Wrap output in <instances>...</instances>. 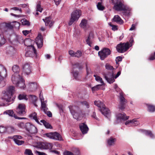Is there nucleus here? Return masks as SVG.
I'll use <instances>...</instances> for the list:
<instances>
[{
  "mask_svg": "<svg viewBox=\"0 0 155 155\" xmlns=\"http://www.w3.org/2000/svg\"><path fill=\"white\" fill-rule=\"evenodd\" d=\"M7 75L6 71L5 68L2 65H0V81L1 79L5 77Z\"/></svg>",
  "mask_w": 155,
  "mask_h": 155,
  "instance_id": "nucleus-21",
  "label": "nucleus"
},
{
  "mask_svg": "<svg viewBox=\"0 0 155 155\" xmlns=\"http://www.w3.org/2000/svg\"><path fill=\"white\" fill-rule=\"evenodd\" d=\"M8 129L11 131V132H13L15 130V129L12 127H9L8 128Z\"/></svg>",
  "mask_w": 155,
  "mask_h": 155,
  "instance_id": "nucleus-63",
  "label": "nucleus"
},
{
  "mask_svg": "<svg viewBox=\"0 0 155 155\" xmlns=\"http://www.w3.org/2000/svg\"><path fill=\"white\" fill-rule=\"evenodd\" d=\"M100 110L101 113L106 117H108L110 116V111L108 108H105V105L103 108H101Z\"/></svg>",
  "mask_w": 155,
  "mask_h": 155,
  "instance_id": "nucleus-26",
  "label": "nucleus"
},
{
  "mask_svg": "<svg viewBox=\"0 0 155 155\" xmlns=\"http://www.w3.org/2000/svg\"><path fill=\"white\" fill-rule=\"evenodd\" d=\"M28 47H29L28 48L29 49L26 52L25 56L26 57L36 58L37 56V53L33 45L29 44V46Z\"/></svg>",
  "mask_w": 155,
  "mask_h": 155,
  "instance_id": "nucleus-7",
  "label": "nucleus"
},
{
  "mask_svg": "<svg viewBox=\"0 0 155 155\" xmlns=\"http://www.w3.org/2000/svg\"><path fill=\"white\" fill-rule=\"evenodd\" d=\"M79 127L83 134H85L87 133L88 130V128L87 125L84 123L80 124Z\"/></svg>",
  "mask_w": 155,
  "mask_h": 155,
  "instance_id": "nucleus-23",
  "label": "nucleus"
},
{
  "mask_svg": "<svg viewBox=\"0 0 155 155\" xmlns=\"http://www.w3.org/2000/svg\"><path fill=\"white\" fill-rule=\"evenodd\" d=\"M116 141V139L112 137H110L107 140V143L109 146H112L114 145Z\"/></svg>",
  "mask_w": 155,
  "mask_h": 155,
  "instance_id": "nucleus-32",
  "label": "nucleus"
},
{
  "mask_svg": "<svg viewBox=\"0 0 155 155\" xmlns=\"http://www.w3.org/2000/svg\"><path fill=\"white\" fill-rule=\"evenodd\" d=\"M45 135L48 138L52 139L61 140L62 137L59 133L56 132H51L45 134Z\"/></svg>",
  "mask_w": 155,
  "mask_h": 155,
  "instance_id": "nucleus-11",
  "label": "nucleus"
},
{
  "mask_svg": "<svg viewBox=\"0 0 155 155\" xmlns=\"http://www.w3.org/2000/svg\"><path fill=\"white\" fill-rule=\"evenodd\" d=\"M3 114H7L10 117H14L16 119H26L25 117H17L16 115L14 114V112L12 110H5L4 111Z\"/></svg>",
  "mask_w": 155,
  "mask_h": 155,
  "instance_id": "nucleus-18",
  "label": "nucleus"
},
{
  "mask_svg": "<svg viewBox=\"0 0 155 155\" xmlns=\"http://www.w3.org/2000/svg\"><path fill=\"white\" fill-rule=\"evenodd\" d=\"M82 52L81 51H77L75 53V57L77 58H80L81 57L82 55Z\"/></svg>",
  "mask_w": 155,
  "mask_h": 155,
  "instance_id": "nucleus-50",
  "label": "nucleus"
},
{
  "mask_svg": "<svg viewBox=\"0 0 155 155\" xmlns=\"http://www.w3.org/2000/svg\"><path fill=\"white\" fill-rule=\"evenodd\" d=\"M43 20L44 21L46 26H48L51 28L53 25L54 22L51 21L50 17L46 18L45 19H43Z\"/></svg>",
  "mask_w": 155,
  "mask_h": 155,
  "instance_id": "nucleus-28",
  "label": "nucleus"
},
{
  "mask_svg": "<svg viewBox=\"0 0 155 155\" xmlns=\"http://www.w3.org/2000/svg\"><path fill=\"white\" fill-rule=\"evenodd\" d=\"M12 69L13 71L15 73L13 75L16 74H18V73H19L20 71V68L18 65H14L12 68Z\"/></svg>",
  "mask_w": 155,
  "mask_h": 155,
  "instance_id": "nucleus-34",
  "label": "nucleus"
},
{
  "mask_svg": "<svg viewBox=\"0 0 155 155\" xmlns=\"http://www.w3.org/2000/svg\"><path fill=\"white\" fill-rule=\"evenodd\" d=\"M109 25L112 27V29L113 30L115 31L117 30V26L112 24L110 22L109 23Z\"/></svg>",
  "mask_w": 155,
  "mask_h": 155,
  "instance_id": "nucleus-52",
  "label": "nucleus"
},
{
  "mask_svg": "<svg viewBox=\"0 0 155 155\" xmlns=\"http://www.w3.org/2000/svg\"><path fill=\"white\" fill-rule=\"evenodd\" d=\"M106 68L110 71V72L107 74L104 73L103 75L106 80L110 84L112 83L115 81L114 77L113 70L114 68L113 67L109 64H107L105 65Z\"/></svg>",
  "mask_w": 155,
  "mask_h": 155,
  "instance_id": "nucleus-5",
  "label": "nucleus"
},
{
  "mask_svg": "<svg viewBox=\"0 0 155 155\" xmlns=\"http://www.w3.org/2000/svg\"><path fill=\"white\" fill-rule=\"evenodd\" d=\"M97 9L100 11H103L105 9V7L103 5L102 2H99L97 5Z\"/></svg>",
  "mask_w": 155,
  "mask_h": 155,
  "instance_id": "nucleus-40",
  "label": "nucleus"
},
{
  "mask_svg": "<svg viewBox=\"0 0 155 155\" xmlns=\"http://www.w3.org/2000/svg\"><path fill=\"white\" fill-rule=\"evenodd\" d=\"M73 74L75 79L76 80H78V73L77 71H75L73 73Z\"/></svg>",
  "mask_w": 155,
  "mask_h": 155,
  "instance_id": "nucleus-54",
  "label": "nucleus"
},
{
  "mask_svg": "<svg viewBox=\"0 0 155 155\" xmlns=\"http://www.w3.org/2000/svg\"><path fill=\"white\" fill-rule=\"evenodd\" d=\"M122 60V58L121 57L119 56L117 57L116 58V64H118V62L119 61H121Z\"/></svg>",
  "mask_w": 155,
  "mask_h": 155,
  "instance_id": "nucleus-57",
  "label": "nucleus"
},
{
  "mask_svg": "<svg viewBox=\"0 0 155 155\" xmlns=\"http://www.w3.org/2000/svg\"><path fill=\"white\" fill-rule=\"evenodd\" d=\"M94 38L93 33L91 32H90L86 40L87 44H88L90 47H91V45L92 43Z\"/></svg>",
  "mask_w": 155,
  "mask_h": 155,
  "instance_id": "nucleus-25",
  "label": "nucleus"
},
{
  "mask_svg": "<svg viewBox=\"0 0 155 155\" xmlns=\"http://www.w3.org/2000/svg\"><path fill=\"white\" fill-rule=\"evenodd\" d=\"M114 4V8L117 11H122L123 15L129 16L132 11L131 8L128 5L124 4L121 1H117Z\"/></svg>",
  "mask_w": 155,
  "mask_h": 155,
  "instance_id": "nucleus-2",
  "label": "nucleus"
},
{
  "mask_svg": "<svg viewBox=\"0 0 155 155\" xmlns=\"http://www.w3.org/2000/svg\"><path fill=\"white\" fill-rule=\"evenodd\" d=\"M141 132L146 135L149 136L151 138H154V135L152 134V132L150 130H145L141 129L140 130Z\"/></svg>",
  "mask_w": 155,
  "mask_h": 155,
  "instance_id": "nucleus-31",
  "label": "nucleus"
},
{
  "mask_svg": "<svg viewBox=\"0 0 155 155\" xmlns=\"http://www.w3.org/2000/svg\"><path fill=\"white\" fill-rule=\"evenodd\" d=\"M43 9L41 7V2H38L37 3L36 7V11L41 12L42 11Z\"/></svg>",
  "mask_w": 155,
  "mask_h": 155,
  "instance_id": "nucleus-43",
  "label": "nucleus"
},
{
  "mask_svg": "<svg viewBox=\"0 0 155 155\" xmlns=\"http://www.w3.org/2000/svg\"><path fill=\"white\" fill-rule=\"evenodd\" d=\"M80 27L84 30H87L89 28V25L87 23V21L85 19H82L80 24Z\"/></svg>",
  "mask_w": 155,
  "mask_h": 155,
  "instance_id": "nucleus-22",
  "label": "nucleus"
},
{
  "mask_svg": "<svg viewBox=\"0 0 155 155\" xmlns=\"http://www.w3.org/2000/svg\"><path fill=\"white\" fill-rule=\"evenodd\" d=\"M129 118L128 116H127L124 113H119L116 115V118L118 121L121 122L122 121H125L128 120Z\"/></svg>",
  "mask_w": 155,
  "mask_h": 155,
  "instance_id": "nucleus-17",
  "label": "nucleus"
},
{
  "mask_svg": "<svg viewBox=\"0 0 155 155\" xmlns=\"http://www.w3.org/2000/svg\"><path fill=\"white\" fill-rule=\"evenodd\" d=\"M15 91V87L13 86L8 87L5 90L2 92V99L4 102L0 105V106H7L10 104L8 103L12 102L13 103V101L12 96Z\"/></svg>",
  "mask_w": 155,
  "mask_h": 155,
  "instance_id": "nucleus-1",
  "label": "nucleus"
},
{
  "mask_svg": "<svg viewBox=\"0 0 155 155\" xmlns=\"http://www.w3.org/2000/svg\"><path fill=\"white\" fill-rule=\"evenodd\" d=\"M31 31H28V30H24V31H23L22 32L23 33V34L25 35H27L30 32H31Z\"/></svg>",
  "mask_w": 155,
  "mask_h": 155,
  "instance_id": "nucleus-59",
  "label": "nucleus"
},
{
  "mask_svg": "<svg viewBox=\"0 0 155 155\" xmlns=\"http://www.w3.org/2000/svg\"><path fill=\"white\" fill-rule=\"evenodd\" d=\"M114 87L116 91L119 93L120 94V102L118 106L119 108L121 110H123L125 109L126 107V103L127 102V101L124 97L123 92L118 87L116 84H114Z\"/></svg>",
  "mask_w": 155,
  "mask_h": 155,
  "instance_id": "nucleus-4",
  "label": "nucleus"
},
{
  "mask_svg": "<svg viewBox=\"0 0 155 155\" xmlns=\"http://www.w3.org/2000/svg\"><path fill=\"white\" fill-rule=\"evenodd\" d=\"M70 111L72 115L73 118L77 120H80L81 119V117L80 114L76 112L74 110L76 108H78L77 107L75 106H70L69 107Z\"/></svg>",
  "mask_w": 155,
  "mask_h": 155,
  "instance_id": "nucleus-13",
  "label": "nucleus"
},
{
  "mask_svg": "<svg viewBox=\"0 0 155 155\" xmlns=\"http://www.w3.org/2000/svg\"><path fill=\"white\" fill-rule=\"evenodd\" d=\"M28 89L31 91H35L37 88V84L36 82H31L28 84Z\"/></svg>",
  "mask_w": 155,
  "mask_h": 155,
  "instance_id": "nucleus-29",
  "label": "nucleus"
},
{
  "mask_svg": "<svg viewBox=\"0 0 155 155\" xmlns=\"http://www.w3.org/2000/svg\"><path fill=\"white\" fill-rule=\"evenodd\" d=\"M22 23L23 25H30L29 22L26 20H23V21L22 22Z\"/></svg>",
  "mask_w": 155,
  "mask_h": 155,
  "instance_id": "nucleus-61",
  "label": "nucleus"
},
{
  "mask_svg": "<svg viewBox=\"0 0 155 155\" xmlns=\"http://www.w3.org/2000/svg\"><path fill=\"white\" fill-rule=\"evenodd\" d=\"M26 130L31 134H35L37 132V129L34 125L29 123H26Z\"/></svg>",
  "mask_w": 155,
  "mask_h": 155,
  "instance_id": "nucleus-12",
  "label": "nucleus"
},
{
  "mask_svg": "<svg viewBox=\"0 0 155 155\" xmlns=\"http://www.w3.org/2000/svg\"><path fill=\"white\" fill-rule=\"evenodd\" d=\"M111 51L107 48H105L98 52V55L100 57L101 60H104L108 55L110 54Z\"/></svg>",
  "mask_w": 155,
  "mask_h": 155,
  "instance_id": "nucleus-10",
  "label": "nucleus"
},
{
  "mask_svg": "<svg viewBox=\"0 0 155 155\" xmlns=\"http://www.w3.org/2000/svg\"><path fill=\"white\" fill-rule=\"evenodd\" d=\"M72 151L74 153V155H80V152L79 149L78 148H74L72 149Z\"/></svg>",
  "mask_w": 155,
  "mask_h": 155,
  "instance_id": "nucleus-47",
  "label": "nucleus"
},
{
  "mask_svg": "<svg viewBox=\"0 0 155 155\" xmlns=\"http://www.w3.org/2000/svg\"><path fill=\"white\" fill-rule=\"evenodd\" d=\"M6 131V128L3 126H0V133H3Z\"/></svg>",
  "mask_w": 155,
  "mask_h": 155,
  "instance_id": "nucleus-55",
  "label": "nucleus"
},
{
  "mask_svg": "<svg viewBox=\"0 0 155 155\" xmlns=\"http://www.w3.org/2000/svg\"><path fill=\"white\" fill-rule=\"evenodd\" d=\"M125 124L127 126L130 127L137 126L140 124V123L137 119L135 118L127 121Z\"/></svg>",
  "mask_w": 155,
  "mask_h": 155,
  "instance_id": "nucleus-15",
  "label": "nucleus"
},
{
  "mask_svg": "<svg viewBox=\"0 0 155 155\" xmlns=\"http://www.w3.org/2000/svg\"><path fill=\"white\" fill-rule=\"evenodd\" d=\"M24 153L26 155H33L32 151L29 149H26Z\"/></svg>",
  "mask_w": 155,
  "mask_h": 155,
  "instance_id": "nucleus-48",
  "label": "nucleus"
},
{
  "mask_svg": "<svg viewBox=\"0 0 155 155\" xmlns=\"http://www.w3.org/2000/svg\"><path fill=\"white\" fill-rule=\"evenodd\" d=\"M81 15V10L77 9L72 12L71 17L68 24L69 25H71L76 21H77Z\"/></svg>",
  "mask_w": 155,
  "mask_h": 155,
  "instance_id": "nucleus-6",
  "label": "nucleus"
},
{
  "mask_svg": "<svg viewBox=\"0 0 155 155\" xmlns=\"http://www.w3.org/2000/svg\"><path fill=\"white\" fill-rule=\"evenodd\" d=\"M29 117L30 118L33 119L35 121L39 124H40V122L38 120V119L37 114L35 112L32 113L31 114H30Z\"/></svg>",
  "mask_w": 155,
  "mask_h": 155,
  "instance_id": "nucleus-33",
  "label": "nucleus"
},
{
  "mask_svg": "<svg viewBox=\"0 0 155 155\" xmlns=\"http://www.w3.org/2000/svg\"><path fill=\"white\" fill-rule=\"evenodd\" d=\"M25 108L24 104H19L16 108V112L19 115H23L25 113Z\"/></svg>",
  "mask_w": 155,
  "mask_h": 155,
  "instance_id": "nucleus-16",
  "label": "nucleus"
},
{
  "mask_svg": "<svg viewBox=\"0 0 155 155\" xmlns=\"http://www.w3.org/2000/svg\"><path fill=\"white\" fill-rule=\"evenodd\" d=\"M81 104L84 106H85L87 108H88L89 107V104L86 101H84L81 102Z\"/></svg>",
  "mask_w": 155,
  "mask_h": 155,
  "instance_id": "nucleus-53",
  "label": "nucleus"
},
{
  "mask_svg": "<svg viewBox=\"0 0 155 155\" xmlns=\"http://www.w3.org/2000/svg\"><path fill=\"white\" fill-rule=\"evenodd\" d=\"M0 26L5 27L6 28H12V26L11 24L5 23H3L1 24L0 25Z\"/></svg>",
  "mask_w": 155,
  "mask_h": 155,
  "instance_id": "nucleus-49",
  "label": "nucleus"
},
{
  "mask_svg": "<svg viewBox=\"0 0 155 155\" xmlns=\"http://www.w3.org/2000/svg\"><path fill=\"white\" fill-rule=\"evenodd\" d=\"M40 122L41 123V124L42 125L43 124L45 127L47 128L51 129L52 128V127L51 125L48 122H46L44 120H40Z\"/></svg>",
  "mask_w": 155,
  "mask_h": 155,
  "instance_id": "nucleus-38",
  "label": "nucleus"
},
{
  "mask_svg": "<svg viewBox=\"0 0 155 155\" xmlns=\"http://www.w3.org/2000/svg\"><path fill=\"white\" fill-rule=\"evenodd\" d=\"M102 85L101 84H98L96 85L95 86H94L91 88V90L93 92L97 91L99 90L101 87Z\"/></svg>",
  "mask_w": 155,
  "mask_h": 155,
  "instance_id": "nucleus-44",
  "label": "nucleus"
},
{
  "mask_svg": "<svg viewBox=\"0 0 155 155\" xmlns=\"http://www.w3.org/2000/svg\"><path fill=\"white\" fill-rule=\"evenodd\" d=\"M12 81L13 83L18 88L24 89L26 87L25 80L19 74L12 75Z\"/></svg>",
  "mask_w": 155,
  "mask_h": 155,
  "instance_id": "nucleus-3",
  "label": "nucleus"
},
{
  "mask_svg": "<svg viewBox=\"0 0 155 155\" xmlns=\"http://www.w3.org/2000/svg\"><path fill=\"white\" fill-rule=\"evenodd\" d=\"M94 76L95 78V80L97 82H100L101 84L103 85L104 84L102 78L96 74H94Z\"/></svg>",
  "mask_w": 155,
  "mask_h": 155,
  "instance_id": "nucleus-39",
  "label": "nucleus"
},
{
  "mask_svg": "<svg viewBox=\"0 0 155 155\" xmlns=\"http://www.w3.org/2000/svg\"><path fill=\"white\" fill-rule=\"evenodd\" d=\"M23 137L20 135H15L12 137V139L15 143L18 145H21L24 143V141L20 140L22 139Z\"/></svg>",
  "mask_w": 155,
  "mask_h": 155,
  "instance_id": "nucleus-19",
  "label": "nucleus"
},
{
  "mask_svg": "<svg viewBox=\"0 0 155 155\" xmlns=\"http://www.w3.org/2000/svg\"><path fill=\"white\" fill-rule=\"evenodd\" d=\"M129 48V43H120L116 47L117 51L119 53H123L126 51Z\"/></svg>",
  "mask_w": 155,
  "mask_h": 155,
  "instance_id": "nucleus-8",
  "label": "nucleus"
},
{
  "mask_svg": "<svg viewBox=\"0 0 155 155\" xmlns=\"http://www.w3.org/2000/svg\"><path fill=\"white\" fill-rule=\"evenodd\" d=\"M35 147L41 149H51L52 147V145L51 143L38 142Z\"/></svg>",
  "mask_w": 155,
  "mask_h": 155,
  "instance_id": "nucleus-9",
  "label": "nucleus"
},
{
  "mask_svg": "<svg viewBox=\"0 0 155 155\" xmlns=\"http://www.w3.org/2000/svg\"><path fill=\"white\" fill-rule=\"evenodd\" d=\"M35 41L38 48H41L43 45V39L41 35L38 36L35 39Z\"/></svg>",
  "mask_w": 155,
  "mask_h": 155,
  "instance_id": "nucleus-24",
  "label": "nucleus"
},
{
  "mask_svg": "<svg viewBox=\"0 0 155 155\" xmlns=\"http://www.w3.org/2000/svg\"><path fill=\"white\" fill-rule=\"evenodd\" d=\"M18 98L19 100L24 99L26 100H28L26 97V95L24 94H20L18 96Z\"/></svg>",
  "mask_w": 155,
  "mask_h": 155,
  "instance_id": "nucleus-45",
  "label": "nucleus"
},
{
  "mask_svg": "<svg viewBox=\"0 0 155 155\" xmlns=\"http://www.w3.org/2000/svg\"><path fill=\"white\" fill-rule=\"evenodd\" d=\"M64 155H74L72 153L69 151H66L64 152Z\"/></svg>",
  "mask_w": 155,
  "mask_h": 155,
  "instance_id": "nucleus-58",
  "label": "nucleus"
},
{
  "mask_svg": "<svg viewBox=\"0 0 155 155\" xmlns=\"http://www.w3.org/2000/svg\"><path fill=\"white\" fill-rule=\"evenodd\" d=\"M35 152L37 153L38 155H47L46 154L44 153L40 152L37 151H35Z\"/></svg>",
  "mask_w": 155,
  "mask_h": 155,
  "instance_id": "nucleus-64",
  "label": "nucleus"
},
{
  "mask_svg": "<svg viewBox=\"0 0 155 155\" xmlns=\"http://www.w3.org/2000/svg\"><path fill=\"white\" fill-rule=\"evenodd\" d=\"M29 99L32 101V102L34 104L35 106L36 107L37 106L35 103V102L37 100V98L35 96L32 95H29Z\"/></svg>",
  "mask_w": 155,
  "mask_h": 155,
  "instance_id": "nucleus-35",
  "label": "nucleus"
},
{
  "mask_svg": "<svg viewBox=\"0 0 155 155\" xmlns=\"http://www.w3.org/2000/svg\"><path fill=\"white\" fill-rule=\"evenodd\" d=\"M17 125L18 127L21 128L26 129V123L25 124L23 122H21L18 123Z\"/></svg>",
  "mask_w": 155,
  "mask_h": 155,
  "instance_id": "nucleus-46",
  "label": "nucleus"
},
{
  "mask_svg": "<svg viewBox=\"0 0 155 155\" xmlns=\"http://www.w3.org/2000/svg\"><path fill=\"white\" fill-rule=\"evenodd\" d=\"M41 107L44 113L46 114L48 117H52V114L50 111L48 110V109L47 107V105L44 106V104H43L42 107Z\"/></svg>",
  "mask_w": 155,
  "mask_h": 155,
  "instance_id": "nucleus-30",
  "label": "nucleus"
},
{
  "mask_svg": "<svg viewBox=\"0 0 155 155\" xmlns=\"http://www.w3.org/2000/svg\"><path fill=\"white\" fill-rule=\"evenodd\" d=\"M75 53L72 50H70L68 51L69 54L72 57H75Z\"/></svg>",
  "mask_w": 155,
  "mask_h": 155,
  "instance_id": "nucleus-56",
  "label": "nucleus"
},
{
  "mask_svg": "<svg viewBox=\"0 0 155 155\" xmlns=\"http://www.w3.org/2000/svg\"><path fill=\"white\" fill-rule=\"evenodd\" d=\"M23 70L26 74L28 75L31 72V67L29 64L25 63L23 66Z\"/></svg>",
  "mask_w": 155,
  "mask_h": 155,
  "instance_id": "nucleus-20",
  "label": "nucleus"
},
{
  "mask_svg": "<svg viewBox=\"0 0 155 155\" xmlns=\"http://www.w3.org/2000/svg\"><path fill=\"white\" fill-rule=\"evenodd\" d=\"M112 21L120 25L123 24L124 23L123 21L118 15H115L112 19Z\"/></svg>",
  "mask_w": 155,
  "mask_h": 155,
  "instance_id": "nucleus-27",
  "label": "nucleus"
},
{
  "mask_svg": "<svg viewBox=\"0 0 155 155\" xmlns=\"http://www.w3.org/2000/svg\"><path fill=\"white\" fill-rule=\"evenodd\" d=\"M94 103L95 105L99 108L100 110L101 109V108H103V107H104L105 105L104 104V103L99 101H95L94 102Z\"/></svg>",
  "mask_w": 155,
  "mask_h": 155,
  "instance_id": "nucleus-37",
  "label": "nucleus"
},
{
  "mask_svg": "<svg viewBox=\"0 0 155 155\" xmlns=\"http://www.w3.org/2000/svg\"><path fill=\"white\" fill-rule=\"evenodd\" d=\"M150 60H155V52H154L153 54H151L149 58Z\"/></svg>",
  "mask_w": 155,
  "mask_h": 155,
  "instance_id": "nucleus-60",
  "label": "nucleus"
},
{
  "mask_svg": "<svg viewBox=\"0 0 155 155\" xmlns=\"http://www.w3.org/2000/svg\"><path fill=\"white\" fill-rule=\"evenodd\" d=\"M6 42V40L2 35L0 34V47L3 45Z\"/></svg>",
  "mask_w": 155,
  "mask_h": 155,
  "instance_id": "nucleus-41",
  "label": "nucleus"
},
{
  "mask_svg": "<svg viewBox=\"0 0 155 155\" xmlns=\"http://www.w3.org/2000/svg\"><path fill=\"white\" fill-rule=\"evenodd\" d=\"M134 42V39L133 37H131L130 40L129 41V42L130 44L129 43V47H130L132 45L133 43Z\"/></svg>",
  "mask_w": 155,
  "mask_h": 155,
  "instance_id": "nucleus-62",
  "label": "nucleus"
},
{
  "mask_svg": "<svg viewBox=\"0 0 155 155\" xmlns=\"http://www.w3.org/2000/svg\"><path fill=\"white\" fill-rule=\"evenodd\" d=\"M15 41L17 42H18L19 44H22L23 43H24V44L27 46H29V43L31 41V40L30 39H26L25 41L24 40L23 38L21 36H18L16 37Z\"/></svg>",
  "mask_w": 155,
  "mask_h": 155,
  "instance_id": "nucleus-14",
  "label": "nucleus"
},
{
  "mask_svg": "<svg viewBox=\"0 0 155 155\" xmlns=\"http://www.w3.org/2000/svg\"><path fill=\"white\" fill-rule=\"evenodd\" d=\"M39 97L40 98L41 100V107H42V104H44V105L45 106V105H46V101H44V98L43 97L42 94H41V92H40V94H39Z\"/></svg>",
  "mask_w": 155,
  "mask_h": 155,
  "instance_id": "nucleus-42",
  "label": "nucleus"
},
{
  "mask_svg": "<svg viewBox=\"0 0 155 155\" xmlns=\"http://www.w3.org/2000/svg\"><path fill=\"white\" fill-rule=\"evenodd\" d=\"M86 67L87 72V75L88 76L91 74V71L90 69L88 67L87 63H86Z\"/></svg>",
  "mask_w": 155,
  "mask_h": 155,
  "instance_id": "nucleus-51",
  "label": "nucleus"
},
{
  "mask_svg": "<svg viewBox=\"0 0 155 155\" xmlns=\"http://www.w3.org/2000/svg\"><path fill=\"white\" fill-rule=\"evenodd\" d=\"M146 106L147 108V110L151 112H153L155 111V106L150 104H146Z\"/></svg>",
  "mask_w": 155,
  "mask_h": 155,
  "instance_id": "nucleus-36",
  "label": "nucleus"
}]
</instances>
